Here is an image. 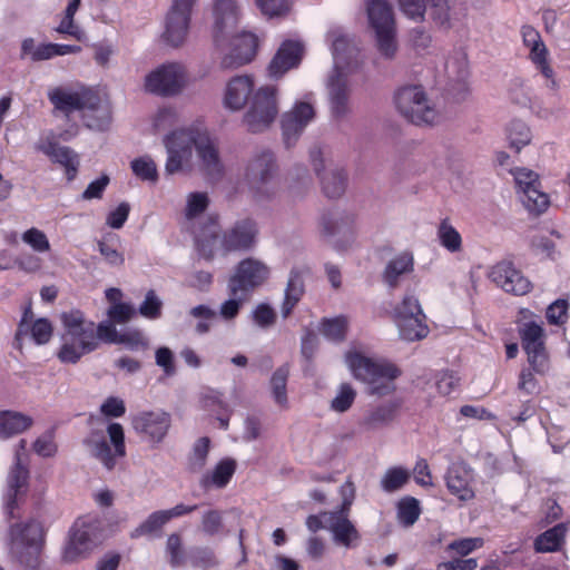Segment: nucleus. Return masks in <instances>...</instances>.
Returning <instances> with one entry per match:
<instances>
[{
	"mask_svg": "<svg viewBox=\"0 0 570 570\" xmlns=\"http://www.w3.org/2000/svg\"><path fill=\"white\" fill-rule=\"evenodd\" d=\"M254 79L248 75L235 76L227 83L224 105L230 110H240L249 101L244 124L252 132L267 129L278 114L277 88L263 86L254 91Z\"/></svg>",
	"mask_w": 570,
	"mask_h": 570,
	"instance_id": "obj_1",
	"label": "nucleus"
},
{
	"mask_svg": "<svg viewBox=\"0 0 570 570\" xmlns=\"http://www.w3.org/2000/svg\"><path fill=\"white\" fill-rule=\"evenodd\" d=\"M257 233L256 223L248 218L236 222L222 236L215 223L199 233L194 230L197 248L205 258H213L219 250L223 254L249 250L255 246Z\"/></svg>",
	"mask_w": 570,
	"mask_h": 570,
	"instance_id": "obj_2",
	"label": "nucleus"
},
{
	"mask_svg": "<svg viewBox=\"0 0 570 570\" xmlns=\"http://www.w3.org/2000/svg\"><path fill=\"white\" fill-rule=\"evenodd\" d=\"M345 358L352 375L365 385L368 395L383 397L395 393L396 380L401 376V370L395 364L357 352L347 353Z\"/></svg>",
	"mask_w": 570,
	"mask_h": 570,
	"instance_id": "obj_3",
	"label": "nucleus"
},
{
	"mask_svg": "<svg viewBox=\"0 0 570 570\" xmlns=\"http://www.w3.org/2000/svg\"><path fill=\"white\" fill-rule=\"evenodd\" d=\"M60 320L63 333L58 357L62 363L75 364L98 347L95 323L87 321L79 309L61 313Z\"/></svg>",
	"mask_w": 570,
	"mask_h": 570,
	"instance_id": "obj_4",
	"label": "nucleus"
},
{
	"mask_svg": "<svg viewBox=\"0 0 570 570\" xmlns=\"http://www.w3.org/2000/svg\"><path fill=\"white\" fill-rule=\"evenodd\" d=\"M277 174L275 155L268 149H262L255 151L246 161L243 181L256 202H264L276 195Z\"/></svg>",
	"mask_w": 570,
	"mask_h": 570,
	"instance_id": "obj_5",
	"label": "nucleus"
},
{
	"mask_svg": "<svg viewBox=\"0 0 570 570\" xmlns=\"http://www.w3.org/2000/svg\"><path fill=\"white\" fill-rule=\"evenodd\" d=\"M199 131L198 127H188L174 130L164 137L163 142L167 153L165 173L167 175L193 170Z\"/></svg>",
	"mask_w": 570,
	"mask_h": 570,
	"instance_id": "obj_6",
	"label": "nucleus"
},
{
	"mask_svg": "<svg viewBox=\"0 0 570 570\" xmlns=\"http://www.w3.org/2000/svg\"><path fill=\"white\" fill-rule=\"evenodd\" d=\"M397 110L415 125H434L441 120V114L428 98L421 86H405L395 94Z\"/></svg>",
	"mask_w": 570,
	"mask_h": 570,
	"instance_id": "obj_7",
	"label": "nucleus"
},
{
	"mask_svg": "<svg viewBox=\"0 0 570 570\" xmlns=\"http://www.w3.org/2000/svg\"><path fill=\"white\" fill-rule=\"evenodd\" d=\"M188 82L186 68L178 62H168L158 66L146 76L145 89L157 96L174 97L179 95Z\"/></svg>",
	"mask_w": 570,
	"mask_h": 570,
	"instance_id": "obj_8",
	"label": "nucleus"
},
{
	"mask_svg": "<svg viewBox=\"0 0 570 570\" xmlns=\"http://www.w3.org/2000/svg\"><path fill=\"white\" fill-rule=\"evenodd\" d=\"M521 346L527 354V360L532 371L537 374H546L549 371V353L546 346V332L542 325L530 321L519 326Z\"/></svg>",
	"mask_w": 570,
	"mask_h": 570,
	"instance_id": "obj_9",
	"label": "nucleus"
},
{
	"mask_svg": "<svg viewBox=\"0 0 570 570\" xmlns=\"http://www.w3.org/2000/svg\"><path fill=\"white\" fill-rule=\"evenodd\" d=\"M511 174L524 207L537 215L544 213L550 206V197L542 190L539 174L525 167H517Z\"/></svg>",
	"mask_w": 570,
	"mask_h": 570,
	"instance_id": "obj_10",
	"label": "nucleus"
},
{
	"mask_svg": "<svg viewBox=\"0 0 570 570\" xmlns=\"http://www.w3.org/2000/svg\"><path fill=\"white\" fill-rule=\"evenodd\" d=\"M271 268L263 261L248 257L240 261L228 281L230 295H248L268 278Z\"/></svg>",
	"mask_w": 570,
	"mask_h": 570,
	"instance_id": "obj_11",
	"label": "nucleus"
},
{
	"mask_svg": "<svg viewBox=\"0 0 570 570\" xmlns=\"http://www.w3.org/2000/svg\"><path fill=\"white\" fill-rule=\"evenodd\" d=\"M27 442L20 440L14 450V464L7 478V488L3 493L4 512L13 519L17 517L16 509L27 491L29 472L22 464Z\"/></svg>",
	"mask_w": 570,
	"mask_h": 570,
	"instance_id": "obj_12",
	"label": "nucleus"
},
{
	"mask_svg": "<svg viewBox=\"0 0 570 570\" xmlns=\"http://www.w3.org/2000/svg\"><path fill=\"white\" fill-rule=\"evenodd\" d=\"M107 434L109 436L110 443H108L105 439L88 440V446L91 455L98 460L105 469L111 471L118 460L126 456V444H125V433L121 424L112 422L107 426Z\"/></svg>",
	"mask_w": 570,
	"mask_h": 570,
	"instance_id": "obj_13",
	"label": "nucleus"
},
{
	"mask_svg": "<svg viewBox=\"0 0 570 570\" xmlns=\"http://www.w3.org/2000/svg\"><path fill=\"white\" fill-rule=\"evenodd\" d=\"M196 0H174L165 19L164 41L171 47L185 43L191 18V10Z\"/></svg>",
	"mask_w": 570,
	"mask_h": 570,
	"instance_id": "obj_14",
	"label": "nucleus"
},
{
	"mask_svg": "<svg viewBox=\"0 0 570 570\" xmlns=\"http://www.w3.org/2000/svg\"><path fill=\"white\" fill-rule=\"evenodd\" d=\"M10 546L16 556H39L43 540V529L40 522L30 520L27 523H16L10 527Z\"/></svg>",
	"mask_w": 570,
	"mask_h": 570,
	"instance_id": "obj_15",
	"label": "nucleus"
},
{
	"mask_svg": "<svg viewBox=\"0 0 570 570\" xmlns=\"http://www.w3.org/2000/svg\"><path fill=\"white\" fill-rule=\"evenodd\" d=\"M315 118L314 102L308 98L296 101L282 117V130L285 144H294L304 129Z\"/></svg>",
	"mask_w": 570,
	"mask_h": 570,
	"instance_id": "obj_16",
	"label": "nucleus"
},
{
	"mask_svg": "<svg viewBox=\"0 0 570 570\" xmlns=\"http://www.w3.org/2000/svg\"><path fill=\"white\" fill-rule=\"evenodd\" d=\"M196 155L200 170L210 180H219L225 174V166L219 155L217 141L200 128Z\"/></svg>",
	"mask_w": 570,
	"mask_h": 570,
	"instance_id": "obj_17",
	"label": "nucleus"
},
{
	"mask_svg": "<svg viewBox=\"0 0 570 570\" xmlns=\"http://www.w3.org/2000/svg\"><path fill=\"white\" fill-rule=\"evenodd\" d=\"M170 415L164 411H147L132 419L134 430L147 442L160 443L170 428Z\"/></svg>",
	"mask_w": 570,
	"mask_h": 570,
	"instance_id": "obj_18",
	"label": "nucleus"
},
{
	"mask_svg": "<svg viewBox=\"0 0 570 570\" xmlns=\"http://www.w3.org/2000/svg\"><path fill=\"white\" fill-rule=\"evenodd\" d=\"M311 160L315 173L320 176L323 191L330 198L340 197L346 185V175L343 169L337 167L326 168L323 153L320 148L311 150Z\"/></svg>",
	"mask_w": 570,
	"mask_h": 570,
	"instance_id": "obj_19",
	"label": "nucleus"
},
{
	"mask_svg": "<svg viewBox=\"0 0 570 570\" xmlns=\"http://www.w3.org/2000/svg\"><path fill=\"white\" fill-rule=\"evenodd\" d=\"M449 492L460 501H470L475 497V478L473 470L463 462L453 463L445 474Z\"/></svg>",
	"mask_w": 570,
	"mask_h": 570,
	"instance_id": "obj_20",
	"label": "nucleus"
},
{
	"mask_svg": "<svg viewBox=\"0 0 570 570\" xmlns=\"http://www.w3.org/2000/svg\"><path fill=\"white\" fill-rule=\"evenodd\" d=\"M327 520L326 530L331 532L333 541L346 549L354 548L361 540L355 524L350 520V512L325 511Z\"/></svg>",
	"mask_w": 570,
	"mask_h": 570,
	"instance_id": "obj_21",
	"label": "nucleus"
},
{
	"mask_svg": "<svg viewBox=\"0 0 570 570\" xmlns=\"http://www.w3.org/2000/svg\"><path fill=\"white\" fill-rule=\"evenodd\" d=\"M304 48L299 41L285 40L267 67V76L271 79H281L291 69L297 68L303 58Z\"/></svg>",
	"mask_w": 570,
	"mask_h": 570,
	"instance_id": "obj_22",
	"label": "nucleus"
},
{
	"mask_svg": "<svg viewBox=\"0 0 570 570\" xmlns=\"http://www.w3.org/2000/svg\"><path fill=\"white\" fill-rule=\"evenodd\" d=\"M489 277L507 293L525 295L531 289V283L518 271L511 262H500L494 265Z\"/></svg>",
	"mask_w": 570,
	"mask_h": 570,
	"instance_id": "obj_23",
	"label": "nucleus"
},
{
	"mask_svg": "<svg viewBox=\"0 0 570 570\" xmlns=\"http://www.w3.org/2000/svg\"><path fill=\"white\" fill-rule=\"evenodd\" d=\"M401 400H390L370 407L358 421L364 432H375L392 424L401 409Z\"/></svg>",
	"mask_w": 570,
	"mask_h": 570,
	"instance_id": "obj_24",
	"label": "nucleus"
},
{
	"mask_svg": "<svg viewBox=\"0 0 570 570\" xmlns=\"http://www.w3.org/2000/svg\"><path fill=\"white\" fill-rule=\"evenodd\" d=\"M258 39L254 33L243 32L232 40L230 52L222 59V67L237 68L250 62L256 56Z\"/></svg>",
	"mask_w": 570,
	"mask_h": 570,
	"instance_id": "obj_25",
	"label": "nucleus"
},
{
	"mask_svg": "<svg viewBox=\"0 0 570 570\" xmlns=\"http://www.w3.org/2000/svg\"><path fill=\"white\" fill-rule=\"evenodd\" d=\"M92 94L94 91L89 88L72 90L57 87L48 92V98L57 110L69 115L76 110L81 111L87 102L92 99Z\"/></svg>",
	"mask_w": 570,
	"mask_h": 570,
	"instance_id": "obj_26",
	"label": "nucleus"
},
{
	"mask_svg": "<svg viewBox=\"0 0 570 570\" xmlns=\"http://www.w3.org/2000/svg\"><path fill=\"white\" fill-rule=\"evenodd\" d=\"M92 99L81 110V117L87 128L105 131L111 124V107L94 91Z\"/></svg>",
	"mask_w": 570,
	"mask_h": 570,
	"instance_id": "obj_27",
	"label": "nucleus"
},
{
	"mask_svg": "<svg viewBox=\"0 0 570 570\" xmlns=\"http://www.w3.org/2000/svg\"><path fill=\"white\" fill-rule=\"evenodd\" d=\"M328 97L332 115L340 119L350 111V88L345 75L342 71H335L328 81Z\"/></svg>",
	"mask_w": 570,
	"mask_h": 570,
	"instance_id": "obj_28",
	"label": "nucleus"
},
{
	"mask_svg": "<svg viewBox=\"0 0 570 570\" xmlns=\"http://www.w3.org/2000/svg\"><path fill=\"white\" fill-rule=\"evenodd\" d=\"M92 529L85 521H76L69 533V541L63 551L66 561L73 562L91 549Z\"/></svg>",
	"mask_w": 570,
	"mask_h": 570,
	"instance_id": "obj_29",
	"label": "nucleus"
},
{
	"mask_svg": "<svg viewBox=\"0 0 570 570\" xmlns=\"http://www.w3.org/2000/svg\"><path fill=\"white\" fill-rule=\"evenodd\" d=\"M402 12L410 19L421 21L424 19L426 4L430 3L433 9V17L440 23L449 20L448 0H397Z\"/></svg>",
	"mask_w": 570,
	"mask_h": 570,
	"instance_id": "obj_30",
	"label": "nucleus"
},
{
	"mask_svg": "<svg viewBox=\"0 0 570 570\" xmlns=\"http://www.w3.org/2000/svg\"><path fill=\"white\" fill-rule=\"evenodd\" d=\"M38 149L47 155L52 161L65 168L68 180H72L76 177L79 167V159L72 149L66 146H60L50 140L40 144Z\"/></svg>",
	"mask_w": 570,
	"mask_h": 570,
	"instance_id": "obj_31",
	"label": "nucleus"
},
{
	"mask_svg": "<svg viewBox=\"0 0 570 570\" xmlns=\"http://www.w3.org/2000/svg\"><path fill=\"white\" fill-rule=\"evenodd\" d=\"M236 461L230 458L220 460L212 470L206 471L199 478V487L204 491L224 489L232 480L236 471Z\"/></svg>",
	"mask_w": 570,
	"mask_h": 570,
	"instance_id": "obj_32",
	"label": "nucleus"
},
{
	"mask_svg": "<svg viewBox=\"0 0 570 570\" xmlns=\"http://www.w3.org/2000/svg\"><path fill=\"white\" fill-rule=\"evenodd\" d=\"M32 313L28 308L24 311L23 316L18 325L16 333V342L20 344L23 336L31 334L32 340L41 345L50 341L52 336V325L47 318H38L30 325Z\"/></svg>",
	"mask_w": 570,
	"mask_h": 570,
	"instance_id": "obj_33",
	"label": "nucleus"
},
{
	"mask_svg": "<svg viewBox=\"0 0 570 570\" xmlns=\"http://www.w3.org/2000/svg\"><path fill=\"white\" fill-rule=\"evenodd\" d=\"M354 216L344 212L333 210L322 215L320 219L321 233L324 237L352 235Z\"/></svg>",
	"mask_w": 570,
	"mask_h": 570,
	"instance_id": "obj_34",
	"label": "nucleus"
},
{
	"mask_svg": "<svg viewBox=\"0 0 570 570\" xmlns=\"http://www.w3.org/2000/svg\"><path fill=\"white\" fill-rule=\"evenodd\" d=\"M236 0H215L214 3V39L218 43L220 35L233 29L237 22Z\"/></svg>",
	"mask_w": 570,
	"mask_h": 570,
	"instance_id": "obj_35",
	"label": "nucleus"
},
{
	"mask_svg": "<svg viewBox=\"0 0 570 570\" xmlns=\"http://www.w3.org/2000/svg\"><path fill=\"white\" fill-rule=\"evenodd\" d=\"M414 269V257L411 252H402L390 259L383 272L384 283L391 287H397L400 279Z\"/></svg>",
	"mask_w": 570,
	"mask_h": 570,
	"instance_id": "obj_36",
	"label": "nucleus"
},
{
	"mask_svg": "<svg viewBox=\"0 0 570 570\" xmlns=\"http://www.w3.org/2000/svg\"><path fill=\"white\" fill-rule=\"evenodd\" d=\"M425 314L419 315H394L400 336L409 342H414L426 337L429 327L425 323Z\"/></svg>",
	"mask_w": 570,
	"mask_h": 570,
	"instance_id": "obj_37",
	"label": "nucleus"
},
{
	"mask_svg": "<svg viewBox=\"0 0 570 570\" xmlns=\"http://www.w3.org/2000/svg\"><path fill=\"white\" fill-rule=\"evenodd\" d=\"M367 17L374 31L395 28L393 8L386 0H370Z\"/></svg>",
	"mask_w": 570,
	"mask_h": 570,
	"instance_id": "obj_38",
	"label": "nucleus"
},
{
	"mask_svg": "<svg viewBox=\"0 0 570 570\" xmlns=\"http://www.w3.org/2000/svg\"><path fill=\"white\" fill-rule=\"evenodd\" d=\"M81 0H70L66 7L56 31L60 35L71 37L77 41H85L87 36L85 30L75 22V14L80 7Z\"/></svg>",
	"mask_w": 570,
	"mask_h": 570,
	"instance_id": "obj_39",
	"label": "nucleus"
},
{
	"mask_svg": "<svg viewBox=\"0 0 570 570\" xmlns=\"http://www.w3.org/2000/svg\"><path fill=\"white\" fill-rule=\"evenodd\" d=\"M304 293V282L302 272L297 268H293L289 273V278L285 289V297L282 305V315L287 317L295 305L299 302Z\"/></svg>",
	"mask_w": 570,
	"mask_h": 570,
	"instance_id": "obj_40",
	"label": "nucleus"
},
{
	"mask_svg": "<svg viewBox=\"0 0 570 570\" xmlns=\"http://www.w3.org/2000/svg\"><path fill=\"white\" fill-rule=\"evenodd\" d=\"M566 531V525L559 523L538 535L533 544L535 552L547 553L558 551L564 542Z\"/></svg>",
	"mask_w": 570,
	"mask_h": 570,
	"instance_id": "obj_41",
	"label": "nucleus"
},
{
	"mask_svg": "<svg viewBox=\"0 0 570 570\" xmlns=\"http://www.w3.org/2000/svg\"><path fill=\"white\" fill-rule=\"evenodd\" d=\"M32 424L31 417L12 411H0V436L9 438L22 433Z\"/></svg>",
	"mask_w": 570,
	"mask_h": 570,
	"instance_id": "obj_42",
	"label": "nucleus"
},
{
	"mask_svg": "<svg viewBox=\"0 0 570 570\" xmlns=\"http://www.w3.org/2000/svg\"><path fill=\"white\" fill-rule=\"evenodd\" d=\"M327 39L332 45L335 71H340L346 60V57L351 55L353 49L351 48L347 38L338 28L330 30L327 33Z\"/></svg>",
	"mask_w": 570,
	"mask_h": 570,
	"instance_id": "obj_43",
	"label": "nucleus"
},
{
	"mask_svg": "<svg viewBox=\"0 0 570 570\" xmlns=\"http://www.w3.org/2000/svg\"><path fill=\"white\" fill-rule=\"evenodd\" d=\"M436 236L440 245L450 253H459L462 249V237L448 218L441 220Z\"/></svg>",
	"mask_w": 570,
	"mask_h": 570,
	"instance_id": "obj_44",
	"label": "nucleus"
},
{
	"mask_svg": "<svg viewBox=\"0 0 570 570\" xmlns=\"http://www.w3.org/2000/svg\"><path fill=\"white\" fill-rule=\"evenodd\" d=\"M410 480V471L403 466L387 469L381 478L380 484L384 492L393 493L401 490Z\"/></svg>",
	"mask_w": 570,
	"mask_h": 570,
	"instance_id": "obj_45",
	"label": "nucleus"
},
{
	"mask_svg": "<svg viewBox=\"0 0 570 570\" xmlns=\"http://www.w3.org/2000/svg\"><path fill=\"white\" fill-rule=\"evenodd\" d=\"M507 136L510 148L514 149L517 153L529 145L532 139L530 128L521 120H513L509 124Z\"/></svg>",
	"mask_w": 570,
	"mask_h": 570,
	"instance_id": "obj_46",
	"label": "nucleus"
},
{
	"mask_svg": "<svg viewBox=\"0 0 570 570\" xmlns=\"http://www.w3.org/2000/svg\"><path fill=\"white\" fill-rule=\"evenodd\" d=\"M165 554L169 566L174 569L186 564V551L179 533H171L166 540Z\"/></svg>",
	"mask_w": 570,
	"mask_h": 570,
	"instance_id": "obj_47",
	"label": "nucleus"
},
{
	"mask_svg": "<svg viewBox=\"0 0 570 570\" xmlns=\"http://www.w3.org/2000/svg\"><path fill=\"white\" fill-rule=\"evenodd\" d=\"M421 514L420 502L413 497H405L397 503V521L404 528L412 527Z\"/></svg>",
	"mask_w": 570,
	"mask_h": 570,
	"instance_id": "obj_48",
	"label": "nucleus"
},
{
	"mask_svg": "<svg viewBox=\"0 0 570 570\" xmlns=\"http://www.w3.org/2000/svg\"><path fill=\"white\" fill-rule=\"evenodd\" d=\"M168 515L165 510H158L150 513L147 519L140 523L132 532V538L140 535H158L163 527L168 523Z\"/></svg>",
	"mask_w": 570,
	"mask_h": 570,
	"instance_id": "obj_49",
	"label": "nucleus"
},
{
	"mask_svg": "<svg viewBox=\"0 0 570 570\" xmlns=\"http://www.w3.org/2000/svg\"><path fill=\"white\" fill-rule=\"evenodd\" d=\"M130 168L134 175L144 181L155 184L158 180L157 165L148 155L131 160Z\"/></svg>",
	"mask_w": 570,
	"mask_h": 570,
	"instance_id": "obj_50",
	"label": "nucleus"
},
{
	"mask_svg": "<svg viewBox=\"0 0 570 570\" xmlns=\"http://www.w3.org/2000/svg\"><path fill=\"white\" fill-rule=\"evenodd\" d=\"M548 48L543 43H539V46L534 49H532L529 52V59L532 61V63L537 67L538 70L548 79L550 80V87L552 89L557 88V81L553 78V70L548 61Z\"/></svg>",
	"mask_w": 570,
	"mask_h": 570,
	"instance_id": "obj_51",
	"label": "nucleus"
},
{
	"mask_svg": "<svg viewBox=\"0 0 570 570\" xmlns=\"http://www.w3.org/2000/svg\"><path fill=\"white\" fill-rule=\"evenodd\" d=\"M21 58H29L32 61L48 60L52 58L51 43H36L32 38H26L21 43Z\"/></svg>",
	"mask_w": 570,
	"mask_h": 570,
	"instance_id": "obj_52",
	"label": "nucleus"
},
{
	"mask_svg": "<svg viewBox=\"0 0 570 570\" xmlns=\"http://www.w3.org/2000/svg\"><path fill=\"white\" fill-rule=\"evenodd\" d=\"M209 204L208 195L204 191H194L186 197L185 218L188 222L197 219L205 213Z\"/></svg>",
	"mask_w": 570,
	"mask_h": 570,
	"instance_id": "obj_53",
	"label": "nucleus"
},
{
	"mask_svg": "<svg viewBox=\"0 0 570 570\" xmlns=\"http://www.w3.org/2000/svg\"><path fill=\"white\" fill-rule=\"evenodd\" d=\"M289 370L286 365L278 367L272 379L271 386L275 402L281 406L287 405L286 383Z\"/></svg>",
	"mask_w": 570,
	"mask_h": 570,
	"instance_id": "obj_54",
	"label": "nucleus"
},
{
	"mask_svg": "<svg viewBox=\"0 0 570 570\" xmlns=\"http://www.w3.org/2000/svg\"><path fill=\"white\" fill-rule=\"evenodd\" d=\"M375 32L376 48L380 55L385 59H393L397 51V42L395 39V28L380 30Z\"/></svg>",
	"mask_w": 570,
	"mask_h": 570,
	"instance_id": "obj_55",
	"label": "nucleus"
},
{
	"mask_svg": "<svg viewBox=\"0 0 570 570\" xmlns=\"http://www.w3.org/2000/svg\"><path fill=\"white\" fill-rule=\"evenodd\" d=\"M356 394L355 389L351 384L342 383L331 402V409L337 413L346 412L353 405Z\"/></svg>",
	"mask_w": 570,
	"mask_h": 570,
	"instance_id": "obj_56",
	"label": "nucleus"
},
{
	"mask_svg": "<svg viewBox=\"0 0 570 570\" xmlns=\"http://www.w3.org/2000/svg\"><path fill=\"white\" fill-rule=\"evenodd\" d=\"M346 328L347 320L344 316L324 318L321 323L323 335L334 342L342 341L345 337Z\"/></svg>",
	"mask_w": 570,
	"mask_h": 570,
	"instance_id": "obj_57",
	"label": "nucleus"
},
{
	"mask_svg": "<svg viewBox=\"0 0 570 570\" xmlns=\"http://www.w3.org/2000/svg\"><path fill=\"white\" fill-rule=\"evenodd\" d=\"M209 443L208 438H200L196 441L193 453L189 456V470L191 472H199L205 468L209 452Z\"/></svg>",
	"mask_w": 570,
	"mask_h": 570,
	"instance_id": "obj_58",
	"label": "nucleus"
},
{
	"mask_svg": "<svg viewBox=\"0 0 570 570\" xmlns=\"http://www.w3.org/2000/svg\"><path fill=\"white\" fill-rule=\"evenodd\" d=\"M460 377L451 371L439 372L434 375L433 386L441 396H446L458 389Z\"/></svg>",
	"mask_w": 570,
	"mask_h": 570,
	"instance_id": "obj_59",
	"label": "nucleus"
},
{
	"mask_svg": "<svg viewBox=\"0 0 570 570\" xmlns=\"http://www.w3.org/2000/svg\"><path fill=\"white\" fill-rule=\"evenodd\" d=\"M21 238L37 253H46L50 250V243L48 237L42 230L36 227L26 230Z\"/></svg>",
	"mask_w": 570,
	"mask_h": 570,
	"instance_id": "obj_60",
	"label": "nucleus"
},
{
	"mask_svg": "<svg viewBox=\"0 0 570 570\" xmlns=\"http://www.w3.org/2000/svg\"><path fill=\"white\" fill-rule=\"evenodd\" d=\"M202 530L206 535L214 537L224 531L223 514L218 510H209L202 517Z\"/></svg>",
	"mask_w": 570,
	"mask_h": 570,
	"instance_id": "obj_61",
	"label": "nucleus"
},
{
	"mask_svg": "<svg viewBox=\"0 0 570 570\" xmlns=\"http://www.w3.org/2000/svg\"><path fill=\"white\" fill-rule=\"evenodd\" d=\"M161 299L157 296L155 291L150 289L147 292L144 302L139 306V313L146 318L156 320L161 315Z\"/></svg>",
	"mask_w": 570,
	"mask_h": 570,
	"instance_id": "obj_62",
	"label": "nucleus"
},
{
	"mask_svg": "<svg viewBox=\"0 0 570 570\" xmlns=\"http://www.w3.org/2000/svg\"><path fill=\"white\" fill-rule=\"evenodd\" d=\"M255 4L268 18L282 17L289 10L288 0H255Z\"/></svg>",
	"mask_w": 570,
	"mask_h": 570,
	"instance_id": "obj_63",
	"label": "nucleus"
},
{
	"mask_svg": "<svg viewBox=\"0 0 570 570\" xmlns=\"http://www.w3.org/2000/svg\"><path fill=\"white\" fill-rule=\"evenodd\" d=\"M252 316L254 323L262 328L271 327L276 321L275 311L265 303L257 305L253 311Z\"/></svg>",
	"mask_w": 570,
	"mask_h": 570,
	"instance_id": "obj_64",
	"label": "nucleus"
}]
</instances>
